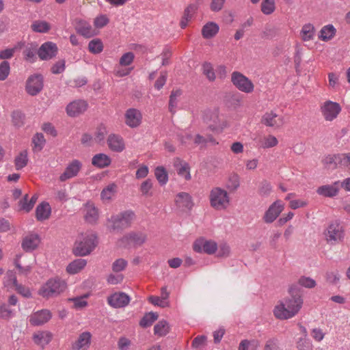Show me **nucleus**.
<instances>
[{
    "mask_svg": "<svg viewBox=\"0 0 350 350\" xmlns=\"http://www.w3.org/2000/svg\"><path fill=\"white\" fill-rule=\"evenodd\" d=\"M227 188L230 191H234L239 187V176L237 174H231L226 183Z\"/></svg>",
    "mask_w": 350,
    "mask_h": 350,
    "instance_id": "4d7b16f0",
    "label": "nucleus"
},
{
    "mask_svg": "<svg viewBox=\"0 0 350 350\" xmlns=\"http://www.w3.org/2000/svg\"><path fill=\"white\" fill-rule=\"evenodd\" d=\"M135 219V215L131 211H126L112 215L108 219V225L113 230L125 229L131 226Z\"/></svg>",
    "mask_w": 350,
    "mask_h": 350,
    "instance_id": "423d86ee",
    "label": "nucleus"
},
{
    "mask_svg": "<svg viewBox=\"0 0 350 350\" xmlns=\"http://www.w3.org/2000/svg\"><path fill=\"white\" fill-rule=\"evenodd\" d=\"M66 288L67 284L64 280L55 277L49 279L41 286L38 294L43 298L50 299L59 295Z\"/></svg>",
    "mask_w": 350,
    "mask_h": 350,
    "instance_id": "7ed1b4c3",
    "label": "nucleus"
},
{
    "mask_svg": "<svg viewBox=\"0 0 350 350\" xmlns=\"http://www.w3.org/2000/svg\"><path fill=\"white\" fill-rule=\"evenodd\" d=\"M324 234L327 242L332 245L342 241L344 238L343 228L336 221L331 223Z\"/></svg>",
    "mask_w": 350,
    "mask_h": 350,
    "instance_id": "6e6552de",
    "label": "nucleus"
},
{
    "mask_svg": "<svg viewBox=\"0 0 350 350\" xmlns=\"http://www.w3.org/2000/svg\"><path fill=\"white\" fill-rule=\"evenodd\" d=\"M81 168L82 163L80 161L77 159L72 160L68 163L64 172L60 175L59 180L64 182L77 176Z\"/></svg>",
    "mask_w": 350,
    "mask_h": 350,
    "instance_id": "f3484780",
    "label": "nucleus"
},
{
    "mask_svg": "<svg viewBox=\"0 0 350 350\" xmlns=\"http://www.w3.org/2000/svg\"><path fill=\"white\" fill-rule=\"evenodd\" d=\"M174 167L177 172V174L185 180H190L191 167L189 164L180 158H176L174 161Z\"/></svg>",
    "mask_w": 350,
    "mask_h": 350,
    "instance_id": "6ab92c4d",
    "label": "nucleus"
},
{
    "mask_svg": "<svg viewBox=\"0 0 350 350\" xmlns=\"http://www.w3.org/2000/svg\"><path fill=\"white\" fill-rule=\"evenodd\" d=\"M130 301L127 295L124 293H116L108 298V304L113 308H122Z\"/></svg>",
    "mask_w": 350,
    "mask_h": 350,
    "instance_id": "393cba45",
    "label": "nucleus"
},
{
    "mask_svg": "<svg viewBox=\"0 0 350 350\" xmlns=\"http://www.w3.org/2000/svg\"><path fill=\"white\" fill-rule=\"evenodd\" d=\"M198 8V5L193 3L188 5L187 8L185 10L183 16L180 22V25L182 29H185L187 26L189 22L193 18Z\"/></svg>",
    "mask_w": 350,
    "mask_h": 350,
    "instance_id": "72a5a7b5",
    "label": "nucleus"
},
{
    "mask_svg": "<svg viewBox=\"0 0 350 350\" xmlns=\"http://www.w3.org/2000/svg\"><path fill=\"white\" fill-rule=\"evenodd\" d=\"M261 123L267 126L278 129L284 124V118L273 111H267L262 116Z\"/></svg>",
    "mask_w": 350,
    "mask_h": 350,
    "instance_id": "dca6fc26",
    "label": "nucleus"
},
{
    "mask_svg": "<svg viewBox=\"0 0 350 350\" xmlns=\"http://www.w3.org/2000/svg\"><path fill=\"white\" fill-rule=\"evenodd\" d=\"M108 133L107 126L105 124H100L97 126L94 133V141L97 143L103 142Z\"/></svg>",
    "mask_w": 350,
    "mask_h": 350,
    "instance_id": "8fccbe9b",
    "label": "nucleus"
},
{
    "mask_svg": "<svg viewBox=\"0 0 350 350\" xmlns=\"http://www.w3.org/2000/svg\"><path fill=\"white\" fill-rule=\"evenodd\" d=\"M298 284L305 288H312L316 286V282L309 277L301 276L298 280Z\"/></svg>",
    "mask_w": 350,
    "mask_h": 350,
    "instance_id": "e2e57ef3",
    "label": "nucleus"
},
{
    "mask_svg": "<svg viewBox=\"0 0 350 350\" xmlns=\"http://www.w3.org/2000/svg\"><path fill=\"white\" fill-rule=\"evenodd\" d=\"M193 250L199 253L213 254L217 250V245L213 240H207L204 238L197 239L193 245Z\"/></svg>",
    "mask_w": 350,
    "mask_h": 350,
    "instance_id": "ddd939ff",
    "label": "nucleus"
},
{
    "mask_svg": "<svg viewBox=\"0 0 350 350\" xmlns=\"http://www.w3.org/2000/svg\"><path fill=\"white\" fill-rule=\"evenodd\" d=\"M28 162L27 151H21L14 159L15 167L17 170H19L25 167Z\"/></svg>",
    "mask_w": 350,
    "mask_h": 350,
    "instance_id": "37998d69",
    "label": "nucleus"
},
{
    "mask_svg": "<svg viewBox=\"0 0 350 350\" xmlns=\"http://www.w3.org/2000/svg\"><path fill=\"white\" fill-rule=\"evenodd\" d=\"M340 190V181H335L332 185H325L319 187L317 193L323 197L333 198L338 195Z\"/></svg>",
    "mask_w": 350,
    "mask_h": 350,
    "instance_id": "5701e85b",
    "label": "nucleus"
},
{
    "mask_svg": "<svg viewBox=\"0 0 350 350\" xmlns=\"http://www.w3.org/2000/svg\"><path fill=\"white\" fill-rule=\"evenodd\" d=\"M210 205L217 211L227 208L230 204V196L226 190L219 187H213L209 193Z\"/></svg>",
    "mask_w": 350,
    "mask_h": 350,
    "instance_id": "39448f33",
    "label": "nucleus"
},
{
    "mask_svg": "<svg viewBox=\"0 0 350 350\" xmlns=\"http://www.w3.org/2000/svg\"><path fill=\"white\" fill-rule=\"evenodd\" d=\"M204 120L208 124L210 130L216 133H222L230 126L228 120L217 109L206 111Z\"/></svg>",
    "mask_w": 350,
    "mask_h": 350,
    "instance_id": "20e7f679",
    "label": "nucleus"
},
{
    "mask_svg": "<svg viewBox=\"0 0 350 350\" xmlns=\"http://www.w3.org/2000/svg\"><path fill=\"white\" fill-rule=\"evenodd\" d=\"M37 50V46L34 44H30L26 46L23 51L25 59L29 62H34L36 59V51Z\"/></svg>",
    "mask_w": 350,
    "mask_h": 350,
    "instance_id": "3c124183",
    "label": "nucleus"
},
{
    "mask_svg": "<svg viewBox=\"0 0 350 350\" xmlns=\"http://www.w3.org/2000/svg\"><path fill=\"white\" fill-rule=\"evenodd\" d=\"M275 10L274 0H262L261 3V11L265 14H270Z\"/></svg>",
    "mask_w": 350,
    "mask_h": 350,
    "instance_id": "13d9d810",
    "label": "nucleus"
},
{
    "mask_svg": "<svg viewBox=\"0 0 350 350\" xmlns=\"http://www.w3.org/2000/svg\"><path fill=\"white\" fill-rule=\"evenodd\" d=\"M301 39L306 42L314 39L315 34V29L313 25L310 23L305 24L301 30Z\"/></svg>",
    "mask_w": 350,
    "mask_h": 350,
    "instance_id": "ea45409f",
    "label": "nucleus"
},
{
    "mask_svg": "<svg viewBox=\"0 0 350 350\" xmlns=\"http://www.w3.org/2000/svg\"><path fill=\"white\" fill-rule=\"evenodd\" d=\"M127 265V262L122 258L117 259L112 265V269L115 272L124 270Z\"/></svg>",
    "mask_w": 350,
    "mask_h": 350,
    "instance_id": "338daca9",
    "label": "nucleus"
},
{
    "mask_svg": "<svg viewBox=\"0 0 350 350\" xmlns=\"http://www.w3.org/2000/svg\"><path fill=\"white\" fill-rule=\"evenodd\" d=\"M297 286L292 284L288 288L290 297L279 300L273 309V316L279 320H288L295 317L302 308L304 299L297 293Z\"/></svg>",
    "mask_w": 350,
    "mask_h": 350,
    "instance_id": "f257e3e1",
    "label": "nucleus"
},
{
    "mask_svg": "<svg viewBox=\"0 0 350 350\" xmlns=\"http://www.w3.org/2000/svg\"><path fill=\"white\" fill-rule=\"evenodd\" d=\"M203 73L206 75L210 81H213L216 79V74L213 67L210 63H205L202 66Z\"/></svg>",
    "mask_w": 350,
    "mask_h": 350,
    "instance_id": "6e6d98bb",
    "label": "nucleus"
},
{
    "mask_svg": "<svg viewBox=\"0 0 350 350\" xmlns=\"http://www.w3.org/2000/svg\"><path fill=\"white\" fill-rule=\"evenodd\" d=\"M284 209V204L280 200L273 202L267 209L262 216L265 224L273 223Z\"/></svg>",
    "mask_w": 350,
    "mask_h": 350,
    "instance_id": "9d476101",
    "label": "nucleus"
},
{
    "mask_svg": "<svg viewBox=\"0 0 350 350\" xmlns=\"http://www.w3.org/2000/svg\"><path fill=\"white\" fill-rule=\"evenodd\" d=\"M297 348L298 350H312V345L306 338H299L297 342Z\"/></svg>",
    "mask_w": 350,
    "mask_h": 350,
    "instance_id": "69168bd1",
    "label": "nucleus"
},
{
    "mask_svg": "<svg viewBox=\"0 0 350 350\" xmlns=\"http://www.w3.org/2000/svg\"><path fill=\"white\" fill-rule=\"evenodd\" d=\"M33 340L35 344L42 347L47 345L53 338V334L49 331H38L33 334Z\"/></svg>",
    "mask_w": 350,
    "mask_h": 350,
    "instance_id": "c756f323",
    "label": "nucleus"
},
{
    "mask_svg": "<svg viewBox=\"0 0 350 350\" xmlns=\"http://www.w3.org/2000/svg\"><path fill=\"white\" fill-rule=\"evenodd\" d=\"M219 27L217 24L209 22L204 25L202 29V34L204 38L208 39L214 37L219 31Z\"/></svg>",
    "mask_w": 350,
    "mask_h": 350,
    "instance_id": "e433bc0d",
    "label": "nucleus"
},
{
    "mask_svg": "<svg viewBox=\"0 0 350 350\" xmlns=\"http://www.w3.org/2000/svg\"><path fill=\"white\" fill-rule=\"evenodd\" d=\"M88 104L82 100L70 103L66 107V113L70 117H77L86 111Z\"/></svg>",
    "mask_w": 350,
    "mask_h": 350,
    "instance_id": "aec40b11",
    "label": "nucleus"
},
{
    "mask_svg": "<svg viewBox=\"0 0 350 350\" xmlns=\"http://www.w3.org/2000/svg\"><path fill=\"white\" fill-rule=\"evenodd\" d=\"M124 123L131 129L138 127L142 121L141 111L135 108L128 109L124 113Z\"/></svg>",
    "mask_w": 350,
    "mask_h": 350,
    "instance_id": "2eb2a0df",
    "label": "nucleus"
},
{
    "mask_svg": "<svg viewBox=\"0 0 350 350\" xmlns=\"http://www.w3.org/2000/svg\"><path fill=\"white\" fill-rule=\"evenodd\" d=\"M75 29L79 33L85 38H90L96 34L95 30L92 28V25L84 20H77Z\"/></svg>",
    "mask_w": 350,
    "mask_h": 350,
    "instance_id": "a878e982",
    "label": "nucleus"
},
{
    "mask_svg": "<svg viewBox=\"0 0 350 350\" xmlns=\"http://www.w3.org/2000/svg\"><path fill=\"white\" fill-rule=\"evenodd\" d=\"M135 55L132 52L124 53L120 58L119 64L120 66H128L131 65L134 60Z\"/></svg>",
    "mask_w": 350,
    "mask_h": 350,
    "instance_id": "bf43d9fd",
    "label": "nucleus"
},
{
    "mask_svg": "<svg viewBox=\"0 0 350 350\" xmlns=\"http://www.w3.org/2000/svg\"><path fill=\"white\" fill-rule=\"evenodd\" d=\"M83 213L84 219L88 223L95 224L98 219V209L92 202H88L84 205Z\"/></svg>",
    "mask_w": 350,
    "mask_h": 350,
    "instance_id": "4be33fe9",
    "label": "nucleus"
},
{
    "mask_svg": "<svg viewBox=\"0 0 350 350\" xmlns=\"http://www.w3.org/2000/svg\"><path fill=\"white\" fill-rule=\"evenodd\" d=\"M111 163V157L105 153L96 154L92 159V165L99 169L109 167Z\"/></svg>",
    "mask_w": 350,
    "mask_h": 350,
    "instance_id": "7c9ffc66",
    "label": "nucleus"
},
{
    "mask_svg": "<svg viewBox=\"0 0 350 350\" xmlns=\"http://www.w3.org/2000/svg\"><path fill=\"white\" fill-rule=\"evenodd\" d=\"M97 244V237L94 232H82L76 238L72 252L75 256H85L95 249Z\"/></svg>",
    "mask_w": 350,
    "mask_h": 350,
    "instance_id": "f03ea898",
    "label": "nucleus"
},
{
    "mask_svg": "<svg viewBox=\"0 0 350 350\" xmlns=\"http://www.w3.org/2000/svg\"><path fill=\"white\" fill-rule=\"evenodd\" d=\"M340 165L345 167L350 174V153L341 154V161Z\"/></svg>",
    "mask_w": 350,
    "mask_h": 350,
    "instance_id": "774afa93",
    "label": "nucleus"
},
{
    "mask_svg": "<svg viewBox=\"0 0 350 350\" xmlns=\"http://www.w3.org/2000/svg\"><path fill=\"white\" fill-rule=\"evenodd\" d=\"M336 33V28L332 25H327L322 27L319 38L323 41H328L334 37Z\"/></svg>",
    "mask_w": 350,
    "mask_h": 350,
    "instance_id": "4c0bfd02",
    "label": "nucleus"
},
{
    "mask_svg": "<svg viewBox=\"0 0 350 350\" xmlns=\"http://www.w3.org/2000/svg\"><path fill=\"white\" fill-rule=\"evenodd\" d=\"M146 240V235L142 232H131L125 234L118 241V245L122 247L129 245L140 246Z\"/></svg>",
    "mask_w": 350,
    "mask_h": 350,
    "instance_id": "9b49d317",
    "label": "nucleus"
},
{
    "mask_svg": "<svg viewBox=\"0 0 350 350\" xmlns=\"http://www.w3.org/2000/svg\"><path fill=\"white\" fill-rule=\"evenodd\" d=\"M109 22L108 16L105 14H100L94 20V25L96 28L100 29L106 26Z\"/></svg>",
    "mask_w": 350,
    "mask_h": 350,
    "instance_id": "052dcab7",
    "label": "nucleus"
},
{
    "mask_svg": "<svg viewBox=\"0 0 350 350\" xmlns=\"http://www.w3.org/2000/svg\"><path fill=\"white\" fill-rule=\"evenodd\" d=\"M118 190V186L112 183L104 187L100 193V199L103 202H109L115 197Z\"/></svg>",
    "mask_w": 350,
    "mask_h": 350,
    "instance_id": "2f4dec72",
    "label": "nucleus"
},
{
    "mask_svg": "<svg viewBox=\"0 0 350 350\" xmlns=\"http://www.w3.org/2000/svg\"><path fill=\"white\" fill-rule=\"evenodd\" d=\"M158 314L155 312L146 313L139 322L140 326L143 327H150L157 319Z\"/></svg>",
    "mask_w": 350,
    "mask_h": 350,
    "instance_id": "49530a36",
    "label": "nucleus"
},
{
    "mask_svg": "<svg viewBox=\"0 0 350 350\" xmlns=\"http://www.w3.org/2000/svg\"><path fill=\"white\" fill-rule=\"evenodd\" d=\"M152 189V182L150 179H147L142 183L139 187V191L143 196H151L152 195L151 190Z\"/></svg>",
    "mask_w": 350,
    "mask_h": 350,
    "instance_id": "5fc2aeb1",
    "label": "nucleus"
},
{
    "mask_svg": "<svg viewBox=\"0 0 350 350\" xmlns=\"http://www.w3.org/2000/svg\"><path fill=\"white\" fill-rule=\"evenodd\" d=\"M31 29L34 32L44 33L51 29V25L45 21L37 20L32 22Z\"/></svg>",
    "mask_w": 350,
    "mask_h": 350,
    "instance_id": "58836bf2",
    "label": "nucleus"
},
{
    "mask_svg": "<svg viewBox=\"0 0 350 350\" xmlns=\"http://www.w3.org/2000/svg\"><path fill=\"white\" fill-rule=\"evenodd\" d=\"M10 278L13 286L15 287V290L17 291L18 293H20L25 297H29L31 296V293L28 288L23 286L21 284H18L17 283L16 278L12 274L10 275Z\"/></svg>",
    "mask_w": 350,
    "mask_h": 350,
    "instance_id": "09e8293b",
    "label": "nucleus"
},
{
    "mask_svg": "<svg viewBox=\"0 0 350 350\" xmlns=\"http://www.w3.org/2000/svg\"><path fill=\"white\" fill-rule=\"evenodd\" d=\"M339 103L332 100H327L321 104V112L326 121H332L336 119L341 111Z\"/></svg>",
    "mask_w": 350,
    "mask_h": 350,
    "instance_id": "1a4fd4ad",
    "label": "nucleus"
},
{
    "mask_svg": "<svg viewBox=\"0 0 350 350\" xmlns=\"http://www.w3.org/2000/svg\"><path fill=\"white\" fill-rule=\"evenodd\" d=\"M41 243L40 235L34 232H29L22 239L21 247L26 252H30L37 250Z\"/></svg>",
    "mask_w": 350,
    "mask_h": 350,
    "instance_id": "f8f14e48",
    "label": "nucleus"
},
{
    "mask_svg": "<svg viewBox=\"0 0 350 350\" xmlns=\"http://www.w3.org/2000/svg\"><path fill=\"white\" fill-rule=\"evenodd\" d=\"M57 53V46L52 42L43 43L38 51V55L42 60H49L54 57Z\"/></svg>",
    "mask_w": 350,
    "mask_h": 350,
    "instance_id": "a211bd4d",
    "label": "nucleus"
},
{
    "mask_svg": "<svg viewBox=\"0 0 350 350\" xmlns=\"http://www.w3.org/2000/svg\"><path fill=\"white\" fill-rule=\"evenodd\" d=\"M88 49L94 54L101 53L103 50V42L98 38L92 40L88 44Z\"/></svg>",
    "mask_w": 350,
    "mask_h": 350,
    "instance_id": "de8ad7c7",
    "label": "nucleus"
},
{
    "mask_svg": "<svg viewBox=\"0 0 350 350\" xmlns=\"http://www.w3.org/2000/svg\"><path fill=\"white\" fill-rule=\"evenodd\" d=\"M24 46V43L18 42L13 48L5 49L0 51V59H10L14 56L16 51L21 49Z\"/></svg>",
    "mask_w": 350,
    "mask_h": 350,
    "instance_id": "a18cd8bd",
    "label": "nucleus"
},
{
    "mask_svg": "<svg viewBox=\"0 0 350 350\" xmlns=\"http://www.w3.org/2000/svg\"><path fill=\"white\" fill-rule=\"evenodd\" d=\"M51 214V208L46 202L40 203L36 208V218L38 221L48 219Z\"/></svg>",
    "mask_w": 350,
    "mask_h": 350,
    "instance_id": "cd10ccee",
    "label": "nucleus"
},
{
    "mask_svg": "<svg viewBox=\"0 0 350 350\" xmlns=\"http://www.w3.org/2000/svg\"><path fill=\"white\" fill-rule=\"evenodd\" d=\"M43 88V78L41 75L34 74L29 77L26 81L25 90L31 96H36Z\"/></svg>",
    "mask_w": 350,
    "mask_h": 350,
    "instance_id": "4468645a",
    "label": "nucleus"
},
{
    "mask_svg": "<svg viewBox=\"0 0 350 350\" xmlns=\"http://www.w3.org/2000/svg\"><path fill=\"white\" fill-rule=\"evenodd\" d=\"M176 205L182 208L191 209L193 206V202L191 196L186 192L178 193L175 198Z\"/></svg>",
    "mask_w": 350,
    "mask_h": 350,
    "instance_id": "473e14b6",
    "label": "nucleus"
},
{
    "mask_svg": "<svg viewBox=\"0 0 350 350\" xmlns=\"http://www.w3.org/2000/svg\"><path fill=\"white\" fill-rule=\"evenodd\" d=\"M232 84L241 92L250 94L254 92V85L252 81L239 72H233L231 75Z\"/></svg>",
    "mask_w": 350,
    "mask_h": 350,
    "instance_id": "0eeeda50",
    "label": "nucleus"
},
{
    "mask_svg": "<svg viewBox=\"0 0 350 350\" xmlns=\"http://www.w3.org/2000/svg\"><path fill=\"white\" fill-rule=\"evenodd\" d=\"M86 265V260L82 258L76 259L68 264L66 267V271L71 275L76 274L83 269Z\"/></svg>",
    "mask_w": 350,
    "mask_h": 350,
    "instance_id": "c9c22d12",
    "label": "nucleus"
},
{
    "mask_svg": "<svg viewBox=\"0 0 350 350\" xmlns=\"http://www.w3.org/2000/svg\"><path fill=\"white\" fill-rule=\"evenodd\" d=\"M170 331V326L167 321H159L154 327V334L159 336H165Z\"/></svg>",
    "mask_w": 350,
    "mask_h": 350,
    "instance_id": "79ce46f5",
    "label": "nucleus"
},
{
    "mask_svg": "<svg viewBox=\"0 0 350 350\" xmlns=\"http://www.w3.org/2000/svg\"><path fill=\"white\" fill-rule=\"evenodd\" d=\"M148 301L154 306H158L161 308H165L168 306V302L163 299L161 297L157 296H150Z\"/></svg>",
    "mask_w": 350,
    "mask_h": 350,
    "instance_id": "0e129e2a",
    "label": "nucleus"
},
{
    "mask_svg": "<svg viewBox=\"0 0 350 350\" xmlns=\"http://www.w3.org/2000/svg\"><path fill=\"white\" fill-rule=\"evenodd\" d=\"M109 148L116 152H121L125 149L124 140L119 135L110 134L107 139Z\"/></svg>",
    "mask_w": 350,
    "mask_h": 350,
    "instance_id": "412c9836",
    "label": "nucleus"
},
{
    "mask_svg": "<svg viewBox=\"0 0 350 350\" xmlns=\"http://www.w3.org/2000/svg\"><path fill=\"white\" fill-rule=\"evenodd\" d=\"M51 317L52 314L49 310H41L31 315L29 322L33 325H40L48 322Z\"/></svg>",
    "mask_w": 350,
    "mask_h": 350,
    "instance_id": "b1692460",
    "label": "nucleus"
},
{
    "mask_svg": "<svg viewBox=\"0 0 350 350\" xmlns=\"http://www.w3.org/2000/svg\"><path fill=\"white\" fill-rule=\"evenodd\" d=\"M92 334L89 332L81 333L77 340L73 343L72 349L74 350H86L91 342Z\"/></svg>",
    "mask_w": 350,
    "mask_h": 350,
    "instance_id": "bb28decb",
    "label": "nucleus"
},
{
    "mask_svg": "<svg viewBox=\"0 0 350 350\" xmlns=\"http://www.w3.org/2000/svg\"><path fill=\"white\" fill-rule=\"evenodd\" d=\"M278 144V139L272 135H267L261 137L258 142V145L263 149L271 148Z\"/></svg>",
    "mask_w": 350,
    "mask_h": 350,
    "instance_id": "f704fd0d",
    "label": "nucleus"
},
{
    "mask_svg": "<svg viewBox=\"0 0 350 350\" xmlns=\"http://www.w3.org/2000/svg\"><path fill=\"white\" fill-rule=\"evenodd\" d=\"M341 154H329L323 159V164L329 168H336L340 164Z\"/></svg>",
    "mask_w": 350,
    "mask_h": 350,
    "instance_id": "a19ab883",
    "label": "nucleus"
},
{
    "mask_svg": "<svg viewBox=\"0 0 350 350\" xmlns=\"http://www.w3.org/2000/svg\"><path fill=\"white\" fill-rule=\"evenodd\" d=\"M46 143L44 135L40 133H37L32 138V144L33 145V150L34 151H40L44 146Z\"/></svg>",
    "mask_w": 350,
    "mask_h": 350,
    "instance_id": "c03bdc74",
    "label": "nucleus"
},
{
    "mask_svg": "<svg viewBox=\"0 0 350 350\" xmlns=\"http://www.w3.org/2000/svg\"><path fill=\"white\" fill-rule=\"evenodd\" d=\"M38 195L34 194L31 196V198H29V196L27 194H25L23 198H21L18 203V211H23L25 213H29L32 210L37 200H38Z\"/></svg>",
    "mask_w": 350,
    "mask_h": 350,
    "instance_id": "c85d7f7f",
    "label": "nucleus"
},
{
    "mask_svg": "<svg viewBox=\"0 0 350 350\" xmlns=\"http://www.w3.org/2000/svg\"><path fill=\"white\" fill-rule=\"evenodd\" d=\"M88 297L89 294H85L81 297L69 299V301L73 303L75 308L82 309L88 306V302L85 299Z\"/></svg>",
    "mask_w": 350,
    "mask_h": 350,
    "instance_id": "603ef678",
    "label": "nucleus"
},
{
    "mask_svg": "<svg viewBox=\"0 0 350 350\" xmlns=\"http://www.w3.org/2000/svg\"><path fill=\"white\" fill-rule=\"evenodd\" d=\"M10 72V63L7 61H3L0 64V81L5 80Z\"/></svg>",
    "mask_w": 350,
    "mask_h": 350,
    "instance_id": "680f3d73",
    "label": "nucleus"
},
{
    "mask_svg": "<svg viewBox=\"0 0 350 350\" xmlns=\"http://www.w3.org/2000/svg\"><path fill=\"white\" fill-rule=\"evenodd\" d=\"M155 176L161 185H165L168 180V176L166 170L162 166L157 167L154 172Z\"/></svg>",
    "mask_w": 350,
    "mask_h": 350,
    "instance_id": "864d4df0",
    "label": "nucleus"
}]
</instances>
